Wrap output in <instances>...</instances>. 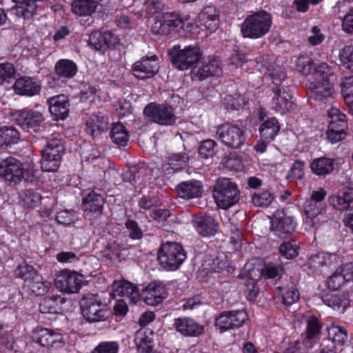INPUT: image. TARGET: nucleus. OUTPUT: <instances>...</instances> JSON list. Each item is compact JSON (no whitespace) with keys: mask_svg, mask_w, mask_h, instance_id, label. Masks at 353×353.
<instances>
[{"mask_svg":"<svg viewBox=\"0 0 353 353\" xmlns=\"http://www.w3.org/2000/svg\"><path fill=\"white\" fill-rule=\"evenodd\" d=\"M330 204L340 211L353 208V188H347L342 195H332L329 197Z\"/></svg>","mask_w":353,"mask_h":353,"instance_id":"31","label":"nucleus"},{"mask_svg":"<svg viewBox=\"0 0 353 353\" xmlns=\"http://www.w3.org/2000/svg\"><path fill=\"white\" fill-rule=\"evenodd\" d=\"M256 68L261 72L268 74L272 79V83L276 86L280 87L283 81L286 79V74L283 69L279 65L268 64V63L257 62Z\"/></svg>","mask_w":353,"mask_h":353,"instance_id":"29","label":"nucleus"},{"mask_svg":"<svg viewBox=\"0 0 353 353\" xmlns=\"http://www.w3.org/2000/svg\"><path fill=\"white\" fill-rule=\"evenodd\" d=\"M41 201V196L36 192L26 190L22 196V202L26 208H33L39 205Z\"/></svg>","mask_w":353,"mask_h":353,"instance_id":"57","label":"nucleus"},{"mask_svg":"<svg viewBox=\"0 0 353 353\" xmlns=\"http://www.w3.org/2000/svg\"><path fill=\"white\" fill-rule=\"evenodd\" d=\"M189 160L190 157L185 152L173 153L166 157L162 169L166 174H170L186 168Z\"/></svg>","mask_w":353,"mask_h":353,"instance_id":"22","label":"nucleus"},{"mask_svg":"<svg viewBox=\"0 0 353 353\" xmlns=\"http://www.w3.org/2000/svg\"><path fill=\"white\" fill-rule=\"evenodd\" d=\"M222 69L219 62L216 59L209 60L208 62H204L197 69L194 74L199 80H203L210 76H219L221 74Z\"/></svg>","mask_w":353,"mask_h":353,"instance_id":"36","label":"nucleus"},{"mask_svg":"<svg viewBox=\"0 0 353 353\" xmlns=\"http://www.w3.org/2000/svg\"><path fill=\"white\" fill-rule=\"evenodd\" d=\"M43 121V114L38 111H22L17 119L18 124L30 133L37 132Z\"/></svg>","mask_w":353,"mask_h":353,"instance_id":"15","label":"nucleus"},{"mask_svg":"<svg viewBox=\"0 0 353 353\" xmlns=\"http://www.w3.org/2000/svg\"><path fill=\"white\" fill-rule=\"evenodd\" d=\"M325 203H317L307 200L304 203V212L306 216V224L310 228H317L324 222L323 216L325 212Z\"/></svg>","mask_w":353,"mask_h":353,"instance_id":"16","label":"nucleus"},{"mask_svg":"<svg viewBox=\"0 0 353 353\" xmlns=\"http://www.w3.org/2000/svg\"><path fill=\"white\" fill-rule=\"evenodd\" d=\"M299 245L295 240L284 241L279 246V252L286 259H291L299 254Z\"/></svg>","mask_w":353,"mask_h":353,"instance_id":"50","label":"nucleus"},{"mask_svg":"<svg viewBox=\"0 0 353 353\" xmlns=\"http://www.w3.org/2000/svg\"><path fill=\"white\" fill-rule=\"evenodd\" d=\"M186 257V252L180 243L168 241L161 245L157 259L164 270L174 271L181 266Z\"/></svg>","mask_w":353,"mask_h":353,"instance_id":"4","label":"nucleus"},{"mask_svg":"<svg viewBox=\"0 0 353 353\" xmlns=\"http://www.w3.org/2000/svg\"><path fill=\"white\" fill-rule=\"evenodd\" d=\"M64 303L60 296H46L39 304V310L43 314H56L59 310V305Z\"/></svg>","mask_w":353,"mask_h":353,"instance_id":"41","label":"nucleus"},{"mask_svg":"<svg viewBox=\"0 0 353 353\" xmlns=\"http://www.w3.org/2000/svg\"><path fill=\"white\" fill-rule=\"evenodd\" d=\"M347 128H341L332 125L328 126L327 131V139L332 143H337L343 139L346 136V130Z\"/></svg>","mask_w":353,"mask_h":353,"instance_id":"55","label":"nucleus"},{"mask_svg":"<svg viewBox=\"0 0 353 353\" xmlns=\"http://www.w3.org/2000/svg\"><path fill=\"white\" fill-rule=\"evenodd\" d=\"M41 88V85L38 81L26 76L18 78L13 85L14 92L21 96H35L40 92Z\"/></svg>","mask_w":353,"mask_h":353,"instance_id":"18","label":"nucleus"},{"mask_svg":"<svg viewBox=\"0 0 353 353\" xmlns=\"http://www.w3.org/2000/svg\"><path fill=\"white\" fill-rule=\"evenodd\" d=\"M24 168L22 163L14 157H8L0 163V177L10 185H17L23 177Z\"/></svg>","mask_w":353,"mask_h":353,"instance_id":"9","label":"nucleus"},{"mask_svg":"<svg viewBox=\"0 0 353 353\" xmlns=\"http://www.w3.org/2000/svg\"><path fill=\"white\" fill-rule=\"evenodd\" d=\"M341 93L353 115V76L345 77L341 83Z\"/></svg>","mask_w":353,"mask_h":353,"instance_id":"46","label":"nucleus"},{"mask_svg":"<svg viewBox=\"0 0 353 353\" xmlns=\"http://www.w3.org/2000/svg\"><path fill=\"white\" fill-rule=\"evenodd\" d=\"M172 326L185 336L196 337L204 332V326L188 317L176 318L174 320Z\"/></svg>","mask_w":353,"mask_h":353,"instance_id":"17","label":"nucleus"},{"mask_svg":"<svg viewBox=\"0 0 353 353\" xmlns=\"http://www.w3.org/2000/svg\"><path fill=\"white\" fill-rule=\"evenodd\" d=\"M199 18L201 22L210 31L217 29L219 25V14L214 6H207L199 13Z\"/></svg>","mask_w":353,"mask_h":353,"instance_id":"33","label":"nucleus"},{"mask_svg":"<svg viewBox=\"0 0 353 353\" xmlns=\"http://www.w3.org/2000/svg\"><path fill=\"white\" fill-rule=\"evenodd\" d=\"M328 339L333 343L334 347L336 345H342L345 343L347 339L346 330L340 326L332 325L327 328Z\"/></svg>","mask_w":353,"mask_h":353,"instance_id":"44","label":"nucleus"},{"mask_svg":"<svg viewBox=\"0 0 353 353\" xmlns=\"http://www.w3.org/2000/svg\"><path fill=\"white\" fill-rule=\"evenodd\" d=\"M19 139V134L13 127L3 126L0 128V145L8 147L17 143Z\"/></svg>","mask_w":353,"mask_h":353,"instance_id":"45","label":"nucleus"},{"mask_svg":"<svg viewBox=\"0 0 353 353\" xmlns=\"http://www.w3.org/2000/svg\"><path fill=\"white\" fill-rule=\"evenodd\" d=\"M119 344L115 341L100 343L92 351V353H118Z\"/></svg>","mask_w":353,"mask_h":353,"instance_id":"61","label":"nucleus"},{"mask_svg":"<svg viewBox=\"0 0 353 353\" xmlns=\"http://www.w3.org/2000/svg\"><path fill=\"white\" fill-rule=\"evenodd\" d=\"M144 302L152 306L161 303L167 296L165 288L161 284L150 283L141 294Z\"/></svg>","mask_w":353,"mask_h":353,"instance_id":"19","label":"nucleus"},{"mask_svg":"<svg viewBox=\"0 0 353 353\" xmlns=\"http://www.w3.org/2000/svg\"><path fill=\"white\" fill-rule=\"evenodd\" d=\"M327 117L330 119L328 126L332 125L341 128H347L346 116L341 113L336 108H332L327 111Z\"/></svg>","mask_w":353,"mask_h":353,"instance_id":"52","label":"nucleus"},{"mask_svg":"<svg viewBox=\"0 0 353 353\" xmlns=\"http://www.w3.org/2000/svg\"><path fill=\"white\" fill-rule=\"evenodd\" d=\"M216 143L212 139L203 141L199 148V154L201 158L208 159L212 157L215 153Z\"/></svg>","mask_w":353,"mask_h":353,"instance_id":"54","label":"nucleus"},{"mask_svg":"<svg viewBox=\"0 0 353 353\" xmlns=\"http://www.w3.org/2000/svg\"><path fill=\"white\" fill-rule=\"evenodd\" d=\"M341 63L353 72V46H346L339 54Z\"/></svg>","mask_w":353,"mask_h":353,"instance_id":"56","label":"nucleus"},{"mask_svg":"<svg viewBox=\"0 0 353 353\" xmlns=\"http://www.w3.org/2000/svg\"><path fill=\"white\" fill-rule=\"evenodd\" d=\"M58 337L55 332L47 328H38L32 335L33 341L43 347L53 345L58 341Z\"/></svg>","mask_w":353,"mask_h":353,"instance_id":"37","label":"nucleus"},{"mask_svg":"<svg viewBox=\"0 0 353 353\" xmlns=\"http://www.w3.org/2000/svg\"><path fill=\"white\" fill-rule=\"evenodd\" d=\"M304 168L305 163L303 161L300 160L295 161L288 172L287 179L289 181L301 179L304 175Z\"/></svg>","mask_w":353,"mask_h":353,"instance_id":"58","label":"nucleus"},{"mask_svg":"<svg viewBox=\"0 0 353 353\" xmlns=\"http://www.w3.org/2000/svg\"><path fill=\"white\" fill-rule=\"evenodd\" d=\"M332 74V68L326 63H321L314 68L313 72L314 81L312 83L330 81L329 77Z\"/></svg>","mask_w":353,"mask_h":353,"instance_id":"51","label":"nucleus"},{"mask_svg":"<svg viewBox=\"0 0 353 353\" xmlns=\"http://www.w3.org/2000/svg\"><path fill=\"white\" fill-rule=\"evenodd\" d=\"M15 74V69L10 63H0V84L8 81Z\"/></svg>","mask_w":353,"mask_h":353,"instance_id":"60","label":"nucleus"},{"mask_svg":"<svg viewBox=\"0 0 353 353\" xmlns=\"http://www.w3.org/2000/svg\"><path fill=\"white\" fill-rule=\"evenodd\" d=\"M110 137L113 143L120 146H125L129 141V133L121 123L112 124Z\"/></svg>","mask_w":353,"mask_h":353,"instance_id":"39","label":"nucleus"},{"mask_svg":"<svg viewBox=\"0 0 353 353\" xmlns=\"http://www.w3.org/2000/svg\"><path fill=\"white\" fill-rule=\"evenodd\" d=\"M165 26H167L168 34L172 31L179 32L183 28L184 21L181 15L175 12H168L163 14Z\"/></svg>","mask_w":353,"mask_h":353,"instance_id":"43","label":"nucleus"},{"mask_svg":"<svg viewBox=\"0 0 353 353\" xmlns=\"http://www.w3.org/2000/svg\"><path fill=\"white\" fill-rule=\"evenodd\" d=\"M176 188L179 196L187 199L200 197L203 193V186L199 181H183L179 183Z\"/></svg>","mask_w":353,"mask_h":353,"instance_id":"27","label":"nucleus"},{"mask_svg":"<svg viewBox=\"0 0 353 353\" xmlns=\"http://www.w3.org/2000/svg\"><path fill=\"white\" fill-rule=\"evenodd\" d=\"M321 324L316 316H311L306 321V329L303 345L307 350L312 349L319 339Z\"/></svg>","mask_w":353,"mask_h":353,"instance_id":"20","label":"nucleus"},{"mask_svg":"<svg viewBox=\"0 0 353 353\" xmlns=\"http://www.w3.org/2000/svg\"><path fill=\"white\" fill-rule=\"evenodd\" d=\"M283 268L279 265L268 264L260 270L259 268H252L249 271V274L252 280H258L261 277L265 279H279L283 274Z\"/></svg>","mask_w":353,"mask_h":353,"instance_id":"28","label":"nucleus"},{"mask_svg":"<svg viewBox=\"0 0 353 353\" xmlns=\"http://www.w3.org/2000/svg\"><path fill=\"white\" fill-rule=\"evenodd\" d=\"M111 295L117 301H125L129 304L135 303L140 296L139 290L128 281H117L112 284Z\"/></svg>","mask_w":353,"mask_h":353,"instance_id":"12","label":"nucleus"},{"mask_svg":"<svg viewBox=\"0 0 353 353\" xmlns=\"http://www.w3.org/2000/svg\"><path fill=\"white\" fill-rule=\"evenodd\" d=\"M82 203L85 211L98 216L103 212L105 201L100 194L91 191L83 198Z\"/></svg>","mask_w":353,"mask_h":353,"instance_id":"26","label":"nucleus"},{"mask_svg":"<svg viewBox=\"0 0 353 353\" xmlns=\"http://www.w3.org/2000/svg\"><path fill=\"white\" fill-rule=\"evenodd\" d=\"M14 274L16 276L23 279L27 283L31 279H33L38 274V272L32 265L23 262L17 266Z\"/></svg>","mask_w":353,"mask_h":353,"instance_id":"49","label":"nucleus"},{"mask_svg":"<svg viewBox=\"0 0 353 353\" xmlns=\"http://www.w3.org/2000/svg\"><path fill=\"white\" fill-rule=\"evenodd\" d=\"M272 24L271 14L265 10H261L245 18L241 25V31L243 37L257 39L269 32Z\"/></svg>","mask_w":353,"mask_h":353,"instance_id":"2","label":"nucleus"},{"mask_svg":"<svg viewBox=\"0 0 353 353\" xmlns=\"http://www.w3.org/2000/svg\"><path fill=\"white\" fill-rule=\"evenodd\" d=\"M215 138L225 147L235 150L241 148L245 141L244 131L236 125L228 123L218 126Z\"/></svg>","mask_w":353,"mask_h":353,"instance_id":"7","label":"nucleus"},{"mask_svg":"<svg viewBox=\"0 0 353 353\" xmlns=\"http://www.w3.org/2000/svg\"><path fill=\"white\" fill-rule=\"evenodd\" d=\"M326 257H327L326 252H318L311 255L308 259L309 266L315 271H319L322 269L323 263L325 262Z\"/></svg>","mask_w":353,"mask_h":353,"instance_id":"62","label":"nucleus"},{"mask_svg":"<svg viewBox=\"0 0 353 353\" xmlns=\"http://www.w3.org/2000/svg\"><path fill=\"white\" fill-rule=\"evenodd\" d=\"M49 110L55 120L65 119L69 113L68 98L64 94L51 97L49 101Z\"/></svg>","mask_w":353,"mask_h":353,"instance_id":"23","label":"nucleus"},{"mask_svg":"<svg viewBox=\"0 0 353 353\" xmlns=\"http://www.w3.org/2000/svg\"><path fill=\"white\" fill-rule=\"evenodd\" d=\"M193 224L197 232L203 236H214L219 227L215 219L209 214L195 216L193 219Z\"/></svg>","mask_w":353,"mask_h":353,"instance_id":"21","label":"nucleus"},{"mask_svg":"<svg viewBox=\"0 0 353 353\" xmlns=\"http://www.w3.org/2000/svg\"><path fill=\"white\" fill-rule=\"evenodd\" d=\"M334 160L327 157H320L314 159L310 163L313 173L319 176L330 174L334 170Z\"/></svg>","mask_w":353,"mask_h":353,"instance_id":"35","label":"nucleus"},{"mask_svg":"<svg viewBox=\"0 0 353 353\" xmlns=\"http://www.w3.org/2000/svg\"><path fill=\"white\" fill-rule=\"evenodd\" d=\"M108 120L103 114H92L85 123L86 132L95 138L108 129Z\"/></svg>","mask_w":353,"mask_h":353,"instance_id":"25","label":"nucleus"},{"mask_svg":"<svg viewBox=\"0 0 353 353\" xmlns=\"http://www.w3.org/2000/svg\"><path fill=\"white\" fill-rule=\"evenodd\" d=\"M55 72L59 77L70 79L77 74V66L71 60L61 59L55 65Z\"/></svg>","mask_w":353,"mask_h":353,"instance_id":"40","label":"nucleus"},{"mask_svg":"<svg viewBox=\"0 0 353 353\" xmlns=\"http://www.w3.org/2000/svg\"><path fill=\"white\" fill-rule=\"evenodd\" d=\"M98 6L94 0H74L71 3L72 12L79 17L90 16Z\"/></svg>","mask_w":353,"mask_h":353,"instance_id":"34","label":"nucleus"},{"mask_svg":"<svg viewBox=\"0 0 353 353\" xmlns=\"http://www.w3.org/2000/svg\"><path fill=\"white\" fill-rule=\"evenodd\" d=\"M248 318V314L243 310L224 311L216 319L215 326L220 332H223L241 327Z\"/></svg>","mask_w":353,"mask_h":353,"instance_id":"8","label":"nucleus"},{"mask_svg":"<svg viewBox=\"0 0 353 353\" xmlns=\"http://www.w3.org/2000/svg\"><path fill=\"white\" fill-rule=\"evenodd\" d=\"M272 90L274 93L272 99L273 108L281 114L289 110L292 106L290 94L285 92L283 87H276Z\"/></svg>","mask_w":353,"mask_h":353,"instance_id":"30","label":"nucleus"},{"mask_svg":"<svg viewBox=\"0 0 353 353\" xmlns=\"http://www.w3.org/2000/svg\"><path fill=\"white\" fill-rule=\"evenodd\" d=\"M282 292V302L284 305L290 306L299 299V293L293 283L284 288L278 287Z\"/></svg>","mask_w":353,"mask_h":353,"instance_id":"47","label":"nucleus"},{"mask_svg":"<svg viewBox=\"0 0 353 353\" xmlns=\"http://www.w3.org/2000/svg\"><path fill=\"white\" fill-rule=\"evenodd\" d=\"M327 256L328 257H326L325 262L323 263L322 269L319 270L323 274H326L328 269H334L339 262V258L336 254L327 253Z\"/></svg>","mask_w":353,"mask_h":353,"instance_id":"64","label":"nucleus"},{"mask_svg":"<svg viewBox=\"0 0 353 353\" xmlns=\"http://www.w3.org/2000/svg\"><path fill=\"white\" fill-rule=\"evenodd\" d=\"M153 331L148 328L141 329L136 332L134 343L139 352L153 350Z\"/></svg>","mask_w":353,"mask_h":353,"instance_id":"32","label":"nucleus"},{"mask_svg":"<svg viewBox=\"0 0 353 353\" xmlns=\"http://www.w3.org/2000/svg\"><path fill=\"white\" fill-rule=\"evenodd\" d=\"M159 70V63L155 55L143 57L132 66L133 74L138 79L152 77Z\"/></svg>","mask_w":353,"mask_h":353,"instance_id":"14","label":"nucleus"},{"mask_svg":"<svg viewBox=\"0 0 353 353\" xmlns=\"http://www.w3.org/2000/svg\"><path fill=\"white\" fill-rule=\"evenodd\" d=\"M143 112L152 121L161 125H171L176 121L173 109L163 104H148L145 108Z\"/></svg>","mask_w":353,"mask_h":353,"instance_id":"10","label":"nucleus"},{"mask_svg":"<svg viewBox=\"0 0 353 353\" xmlns=\"http://www.w3.org/2000/svg\"><path fill=\"white\" fill-rule=\"evenodd\" d=\"M274 200V196L269 190L258 191L252 196V201L255 206L268 207Z\"/></svg>","mask_w":353,"mask_h":353,"instance_id":"48","label":"nucleus"},{"mask_svg":"<svg viewBox=\"0 0 353 353\" xmlns=\"http://www.w3.org/2000/svg\"><path fill=\"white\" fill-rule=\"evenodd\" d=\"M82 283V275L74 271L64 270L57 276L54 285L59 291L72 294L79 291Z\"/></svg>","mask_w":353,"mask_h":353,"instance_id":"11","label":"nucleus"},{"mask_svg":"<svg viewBox=\"0 0 353 353\" xmlns=\"http://www.w3.org/2000/svg\"><path fill=\"white\" fill-rule=\"evenodd\" d=\"M295 68L300 73L308 75L312 70L313 61L307 56H300L295 61Z\"/></svg>","mask_w":353,"mask_h":353,"instance_id":"53","label":"nucleus"},{"mask_svg":"<svg viewBox=\"0 0 353 353\" xmlns=\"http://www.w3.org/2000/svg\"><path fill=\"white\" fill-rule=\"evenodd\" d=\"M310 97L316 101L328 103L332 100L334 92L333 85L330 81L324 83H312Z\"/></svg>","mask_w":353,"mask_h":353,"instance_id":"24","label":"nucleus"},{"mask_svg":"<svg viewBox=\"0 0 353 353\" xmlns=\"http://www.w3.org/2000/svg\"><path fill=\"white\" fill-rule=\"evenodd\" d=\"M125 225L131 239H141L143 237V232L137 221L128 219Z\"/></svg>","mask_w":353,"mask_h":353,"instance_id":"63","label":"nucleus"},{"mask_svg":"<svg viewBox=\"0 0 353 353\" xmlns=\"http://www.w3.org/2000/svg\"><path fill=\"white\" fill-rule=\"evenodd\" d=\"M172 63L181 70L194 67L200 59L199 48L194 46H189L183 49L179 46H174L169 52Z\"/></svg>","mask_w":353,"mask_h":353,"instance_id":"6","label":"nucleus"},{"mask_svg":"<svg viewBox=\"0 0 353 353\" xmlns=\"http://www.w3.org/2000/svg\"><path fill=\"white\" fill-rule=\"evenodd\" d=\"M32 294L42 296L47 293L51 287V283L44 281L39 274L26 283Z\"/></svg>","mask_w":353,"mask_h":353,"instance_id":"42","label":"nucleus"},{"mask_svg":"<svg viewBox=\"0 0 353 353\" xmlns=\"http://www.w3.org/2000/svg\"><path fill=\"white\" fill-rule=\"evenodd\" d=\"M64 152L65 148L61 135L54 133L48 137L46 144L41 151L42 170L45 172L57 171Z\"/></svg>","mask_w":353,"mask_h":353,"instance_id":"1","label":"nucleus"},{"mask_svg":"<svg viewBox=\"0 0 353 353\" xmlns=\"http://www.w3.org/2000/svg\"><path fill=\"white\" fill-rule=\"evenodd\" d=\"M143 174V168L133 166L123 174V180L125 182L133 183L137 182Z\"/></svg>","mask_w":353,"mask_h":353,"instance_id":"59","label":"nucleus"},{"mask_svg":"<svg viewBox=\"0 0 353 353\" xmlns=\"http://www.w3.org/2000/svg\"><path fill=\"white\" fill-rule=\"evenodd\" d=\"M79 305L82 315L89 322L104 321L109 316L106 304L97 294L85 295L81 299Z\"/></svg>","mask_w":353,"mask_h":353,"instance_id":"5","label":"nucleus"},{"mask_svg":"<svg viewBox=\"0 0 353 353\" xmlns=\"http://www.w3.org/2000/svg\"><path fill=\"white\" fill-rule=\"evenodd\" d=\"M213 197L218 207L227 210L239 202L240 192L230 179L221 178L214 186Z\"/></svg>","mask_w":353,"mask_h":353,"instance_id":"3","label":"nucleus"},{"mask_svg":"<svg viewBox=\"0 0 353 353\" xmlns=\"http://www.w3.org/2000/svg\"><path fill=\"white\" fill-rule=\"evenodd\" d=\"M271 230L279 238H286L295 230V223L291 216L283 212H276L271 219Z\"/></svg>","mask_w":353,"mask_h":353,"instance_id":"13","label":"nucleus"},{"mask_svg":"<svg viewBox=\"0 0 353 353\" xmlns=\"http://www.w3.org/2000/svg\"><path fill=\"white\" fill-rule=\"evenodd\" d=\"M280 130V125L275 118L265 121L259 128V132L263 139L270 142L274 139Z\"/></svg>","mask_w":353,"mask_h":353,"instance_id":"38","label":"nucleus"}]
</instances>
